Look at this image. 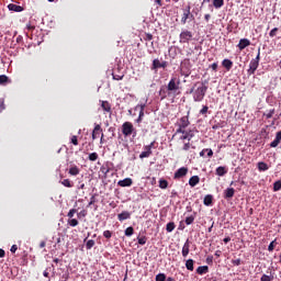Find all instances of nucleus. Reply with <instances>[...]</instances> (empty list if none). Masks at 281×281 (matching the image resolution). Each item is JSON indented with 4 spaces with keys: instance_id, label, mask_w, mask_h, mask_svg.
I'll return each instance as SVG.
<instances>
[{
    "instance_id": "nucleus-1",
    "label": "nucleus",
    "mask_w": 281,
    "mask_h": 281,
    "mask_svg": "<svg viewBox=\"0 0 281 281\" xmlns=\"http://www.w3.org/2000/svg\"><path fill=\"white\" fill-rule=\"evenodd\" d=\"M189 93H191L193 101L203 102V100H205V94L207 93V85L198 81L192 86Z\"/></svg>"
},
{
    "instance_id": "nucleus-2",
    "label": "nucleus",
    "mask_w": 281,
    "mask_h": 281,
    "mask_svg": "<svg viewBox=\"0 0 281 281\" xmlns=\"http://www.w3.org/2000/svg\"><path fill=\"white\" fill-rule=\"evenodd\" d=\"M122 133L124 135V137H131V135H137V131L135 130V127L133 126V123L131 122H124L122 124Z\"/></svg>"
},
{
    "instance_id": "nucleus-3",
    "label": "nucleus",
    "mask_w": 281,
    "mask_h": 281,
    "mask_svg": "<svg viewBox=\"0 0 281 281\" xmlns=\"http://www.w3.org/2000/svg\"><path fill=\"white\" fill-rule=\"evenodd\" d=\"M180 86L181 79L172 77L167 85V90L169 91V93H177V91H179Z\"/></svg>"
},
{
    "instance_id": "nucleus-4",
    "label": "nucleus",
    "mask_w": 281,
    "mask_h": 281,
    "mask_svg": "<svg viewBox=\"0 0 281 281\" xmlns=\"http://www.w3.org/2000/svg\"><path fill=\"white\" fill-rule=\"evenodd\" d=\"M193 36L194 34L192 33V31L182 30L179 35V43H182V44L190 43Z\"/></svg>"
},
{
    "instance_id": "nucleus-5",
    "label": "nucleus",
    "mask_w": 281,
    "mask_h": 281,
    "mask_svg": "<svg viewBox=\"0 0 281 281\" xmlns=\"http://www.w3.org/2000/svg\"><path fill=\"white\" fill-rule=\"evenodd\" d=\"M153 146L155 142H151L149 145L144 146V151L139 154V159H146L153 155Z\"/></svg>"
},
{
    "instance_id": "nucleus-6",
    "label": "nucleus",
    "mask_w": 281,
    "mask_h": 281,
    "mask_svg": "<svg viewBox=\"0 0 281 281\" xmlns=\"http://www.w3.org/2000/svg\"><path fill=\"white\" fill-rule=\"evenodd\" d=\"M176 137H178L179 142H191L192 137H194V132L192 130H189L188 132L182 133Z\"/></svg>"
},
{
    "instance_id": "nucleus-7",
    "label": "nucleus",
    "mask_w": 281,
    "mask_h": 281,
    "mask_svg": "<svg viewBox=\"0 0 281 281\" xmlns=\"http://www.w3.org/2000/svg\"><path fill=\"white\" fill-rule=\"evenodd\" d=\"M191 8L190 5H187L186 9L183 10V14L181 18V23L182 25H186L188 23V19H192V13L190 12Z\"/></svg>"
},
{
    "instance_id": "nucleus-8",
    "label": "nucleus",
    "mask_w": 281,
    "mask_h": 281,
    "mask_svg": "<svg viewBox=\"0 0 281 281\" xmlns=\"http://www.w3.org/2000/svg\"><path fill=\"white\" fill-rule=\"evenodd\" d=\"M259 65L260 64L258 61H255L254 59H251L249 63V68L247 70L248 76H254L256 74V70L258 69Z\"/></svg>"
},
{
    "instance_id": "nucleus-9",
    "label": "nucleus",
    "mask_w": 281,
    "mask_h": 281,
    "mask_svg": "<svg viewBox=\"0 0 281 281\" xmlns=\"http://www.w3.org/2000/svg\"><path fill=\"white\" fill-rule=\"evenodd\" d=\"M168 67V61H160L159 59L153 60L151 69H166Z\"/></svg>"
},
{
    "instance_id": "nucleus-10",
    "label": "nucleus",
    "mask_w": 281,
    "mask_h": 281,
    "mask_svg": "<svg viewBox=\"0 0 281 281\" xmlns=\"http://www.w3.org/2000/svg\"><path fill=\"white\" fill-rule=\"evenodd\" d=\"M186 175H188V168L181 167L175 172L173 179H182V177H186Z\"/></svg>"
},
{
    "instance_id": "nucleus-11",
    "label": "nucleus",
    "mask_w": 281,
    "mask_h": 281,
    "mask_svg": "<svg viewBox=\"0 0 281 281\" xmlns=\"http://www.w3.org/2000/svg\"><path fill=\"white\" fill-rule=\"evenodd\" d=\"M117 186H120V188H131L133 186V179L125 178L123 180H120L117 182Z\"/></svg>"
},
{
    "instance_id": "nucleus-12",
    "label": "nucleus",
    "mask_w": 281,
    "mask_h": 281,
    "mask_svg": "<svg viewBox=\"0 0 281 281\" xmlns=\"http://www.w3.org/2000/svg\"><path fill=\"white\" fill-rule=\"evenodd\" d=\"M148 102V99H146L145 103H139L135 106V111H139L138 117L144 119V111L146 110V103Z\"/></svg>"
},
{
    "instance_id": "nucleus-13",
    "label": "nucleus",
    "mask_w": 281,
    "mask_h": 281,
    "mask_svg": "<svg viewBox=\"0 0 281 281\" xmlns=\"http://www.w3.org/2000/svg\"><path fill=\"white\" fill-rule=\"evenodd\" d=\"M251 45V42L247 38H241L237 45L238 49L243 52V49L249 47Z\"/></svg>"
},
{
    "instance_id": "nucleus-14",
    "label": "nucleus",
    "mask_w": 281,
    "mask_h": 281,
    "mask_svg": "<svg viewBox=\"0 0 281 281\" xmlns=\"http://www.w3.org/2000/svg\"><path fill=\"white\" fill-rule=\"evenodd\" d=\"M190 254V239H187L182 246V257L188 258Z\"/></svg>"
},
{
    "instance_id": "nucleus-15",
    "label": "nucleus",
    "mask_w": 281,
    "mask_h": 281,
    "mask_svg": "<svg viewBox=\"0 0 281 281\" xmlns=\"http://www.w3.org/2000/svg\"><path fill=\"white\" fill-rule=\"evenodd\" d=\"M177 126H181L182 128H187L188 126H190V120L188 119V116H182L177 123Z\"/></svg>"
},
{
    "instance_id": "nucleus-16",
    "label": "nucleus",
    "mask_w": 281,
    "mask_h": 281,
    "mask_svg": "<svg viewBox=\"0 0 281 281\" xmlns=\"http://www.w3.org/2000/svg\"><path fill=\"white\" fill-rule=\"evenodd\" d=\"M100 133H102V126H100V124H94V128L92 131V139H98V137H100Z\"/></svg>"
},
{
    "instance_id": "nucleus-17",
    "label": "nucleus",
    "mask_w": 281,
    "mask_h": 281,
    "mask_svg": "<svg viewBox=\"0 0 281 281\" xmlns=\"http://www.w3.org/2000/svg\"><path fill=\"white\" fill-rule=\"evenodd\" d=\"M131 218V212L128 211H123L117 215V220L122 223L124 221H128Z\"/></svg>"
},
{
    "instance_id": "nucleus-18",
    "label": "nucleus",
    "mask_w": 281,
    "mask_h": 281,
    "mask_svg": "<svg viewBox=\"0 0 281 281\" xmlns=\"http://www.w3.org/2000/svg\"><path fill=\"white\" fill-rule=\"evenodd\" d=\"M234 194H236V190L234 188H227L224 190V199H234Z\"/></svg>"
},
{
    "instance_id": "nucleus-19",
    "label": "nucleus",
    "mask_w": 281,
    "mask_h": 281,
    "mask_svg": "<svg viewBox=\"0 0 281 281\" xmlns=\"http://www.w3.org/2000/svg\"><path fill=\"white\" fill-rule=\"evenodd\" d=\"M8 10H10V12H23V7L10 3L8 4Z\"/></svg>"
},
{
    "instance_id": "nucleus-20",
    "label": "nucleus",
    "mask_w": 281,
    "mask_h": 281,
    "mask_svg": "<svg viewBox=\"0 0 281 281\" xmlns=\"http://www.w3.org/2000/svg\"><path fill=\"white\" fill-rule=\"evenodd\" d=\"M201 181V178L199 176H193L189 179V186L191 188H195V186H199V182Z\"/></svg>"
},
{
    "instance_id": "nucleus-21",
    "label": "nucleus",
    "mask_w": 281,
    "mask_h": 281,
    "mask_svg": "<svg viewBox=\"0 0 281 281\" xmlns=\"http://www.w3.org/2000/svg\"><path fill=\"white\" fill-rule=\"evenodd\" d=\"M215 175H217V177H225V175H227V168L223 166L217 167Z\"/></svg>"
},
{
    "instance_id": "nucleus-22",
    "label": "nucleus",
    "mask_w": 281,
    "mask_h": 281,
    "mask_svg": "<svg viewBox=\"0 0 281 281\" xmlns=\"http://www.w3.org/2000/svg\"><path fill=\"white\" fill-rule=\"evenodd\" d=\"M257 168L259 172H267V170H269V165H267L265 161H260L257 164Z\"/></svg>"
},
{
    "instance_id": "nucleus-23",
    "label": "nucleus",
    "mask_w": 281,
    "mask_h": 281,
    "mask_svg": "<svg viewBox=\"0 0 281 281\" xmlns=\"http://www.w3.org/2000/svg\"><path fill=\"white\" fill-rule=\"evenodd\" d=\"M101 109L104 113H111V103L109 101H101Z\"/></svg>"
},
{
    "instance_id": "nucleus-24",
    "label": "nucleus",
    "mask_w": 281,
    "mask_h": 281,
    "mask_svg": "<svg viewBox=\"0 0 281 281\" xmlns=\"http://www.w3.org/2000/svg\"><path fill=\"white\" fill-rule=\"evenodd\" d=\"M100 172L103 175L104 179H106L109 172H111V167H109V165H103L100 168Z\"/></svg>"
},
{
    "instance_id": "nucleus-25",
    "label": "nucleus",
    "mask_w": 281,
    "mask_h": 281,
    "mask_svg": "<svg viewBox=\"0 0 281 281\" xmlns=\"http://www.w3.org/2000/svg\"><path fill=\"white\" fill-rule=\"evenodd\" d=\"M222 65L225 67L227 71H229L232 67H234V61H232V59H224L222 61Z\"/></svg>"
},
{
    "instance_id": "nucleus-26",
    "label": "nucleus",
    "mask_w": 281,
    "mask_h": 281,
    "mask_svg": "<svg viewBox=\"0 0 281 281\" xmlns=\"http://www.w3.org/2000/svg\"><path fill=\"white\" fill-rule=\"evenodd\" d=\"M209 271H210V267H207V266H200L196 269V273L199 276H204V273H207Z\"/></svg>"
},
{
    "instance_id": "nucleus-27",
    "label": "nucleus",
    "mask_w": 281,
    "mask_h": 281,
    "mask_svg": "<svg viewBox=\"0 0 281 281\" xmlns=\"http://www.w3.org/2000/svg\"><path fill=\"white\" fill-rule=\"evenodd\" d=\"M212 201H214V196H212V194H207L204 196L203 204L210 207V205H212Z\"/></svg>"
},
{
    "instance_id": "nucleus-28",
    "label": "nucleus",
    "mask_w": 281,
    "mask_h": 281,
    "mask_svg": "<svg viewBox=\"0 0 281 281\" xmlns=\"http://www.w3.org/2000/svg\"><path fill=\"white\" fill-rule=\"evenodd\" d=\"M68 175H71V177H78V175H80V169L78 166H74L69 169Z\"/></svg>"
},
{
    "instance_id": "nucleus-29",
    "label": "nucleus",
    "mask_w": 281,
    "mask_h": 281,
    "mask_svg": "<svg viewBox=\"0 0 281 281\" xmlns=\"http://www.w3.org/2000/svg\"><path fill=\"white\" fill-rule=\"evenodd\" d=\"M205 153H206L207 157L214 156V151L212 149L205 148L200 151V157H205Z\"/></svg>"
},
{
    "instance_id": "nucleus-30",
    "label": "nucleus",
    "mask_w": 281,
    "mask_h": 281,
    "mask_svg": "<svg viewBox=\"0 0 281 281\" xmlns=\"http://www.w3.org/2000/svg\"><path fill=\"white\" fill-rule=\"evenodd\" d=\"M183 133H188V131H186V127L178 126L175 134L172 135V139H175V137H179V135Z\"/></svg>"
},
{
    "instance_id": "nucleus-31",
    "label": "nucleus",
    "mask_w": 281,
    "mask_h": 281,
    "mask_svg": "<svg viewBox=\"0 0 281 281\" xmlns=\"http://www.w3.org/2000/svg\"><path fill=\"white\" fill-rule=\"evenodd\" d=\"M223 5H225V0H213V7L216 10H221V8H223Z\"/></svg>"
},
{
    "instance_id": "nucleus-32",
    "label": "nucleus",
    "mask_w": 281,
    "mask_h": 281,
    "mask_svg": "<svg viewBox=\"0 0 281 281\" xmlns=\"http://www.w3.org/2000/svg\"><path fill=\"white\" fill-rule=\"evenodd\" d=\"M186 267L188 271H194V259H188L186 261Z\"/></svg>"
},
{
    "instance_id": "nucleus-33",
    "label": "nucleus",
    "mask_w": 281,
    "mask_h": 281,
    "mask_svg": "<svg viewBox=\"0 0 281 281\" xmlns=\"http://www.w3.org/2000/svg\"><path fill=\"white\" fill-rule=\"evenodd\" d=\"M175 227H176L175 222H169L166 225V231L170 234V233L175 232Z\"/></svg>"
},
{
    "instance_id": "nucleus-34",
    "label": "nucleus",
    "mask_w": 281,
    "mask_h": 281,
    "mask_svg": "<svg viewBox=\"0 0 281 281\" xmlns=\"http://www.w3.org/2000/svg\"><path fill=\"white\" fill-rule=\"evenodd\" d=\"M159 188L160 190H166V188H168V181L165 179H160L159 180Z\"/></svg>"
},
{
    "instance_id": "nucleus-35",
    "label": "nucleus",
    "mask_w": 281,
    "mask_h": 281,
    "mask_svg": "<svg viewBox=\"0 0 281 281\" xmlns=\"http://www.w3.org/2000/svg\"><path fill=\"white\" fill-rule=\"evenodd\" d=\"M207 111H210V108L207 105H203L200 110V115H204V117H207Z\"/></svg>"
},
{
    "instance_id": "nucleus-36",
    "label": "nucleus",
    "mask_w": 281,
    "mask_h": 281,
    "mask_svg": "<svg viewBox=\"0 0 281 281\" xmlns=\"http://www.w3.org/2000/svg\"><path fill=\"white\" fill-rule=\"evenodd\" d=\"M78 224H79V222H78V220H76V218H70V220H68V225H69L70 227H78Z\"/></svg>"
},
{
    "instance_id": "nucleus-37",
    "label": "nucleus",
    "mask_w": 281,
    "mask_h": 281,
    "mask_svg": "<svg viewBox=\"0 0 281 281\" xmlns=\"http://www.w3.org/2000/svg\"><path fill=\"white\" fill-rule=\"evenodd\" d=\"M134 233H135V229L133 228V226H130L125 229V236L127 237L133 236Z\"/></svg>"
},
{
    "instance_id": "nucleus-38",
    "label": "nucleus",
    "mask_w": 281,
    "mask_h": 281,
    "mask_svg": "<svg viewBox=\"0 0 281 281\" xmlns=\"http://www.w3.org/2000/svg\"><path fill=\"white\" fill-rule=\"evenodd\" d=\"M159 95H160L161 100H166V98H168V93L166 92V88H160Z\"/></svg>"
},
{
    "instance_id": "nucleus-39",
    "label": "nucleus",
    "mask_w": 281,
    "mask_h": 281,
    "mask_svg": "<svg viewBox=\"0 0 281 281\" xmlns=\"http://www.w3.org/2000/svg\"><path fill=\"white\" fill-rule=\"evenodd\" d=\"M281 190V180H278L273 183V191L279 192Z\"/></svg>"
},
{
    "instance_id": "nucleus-40",
    "label": "nucleus",
    "mask_w": 281,
    "mask_h": 281,
    "mask_svg": "<svg viewBox=\"0 0 281 281\" xmlns=\"http://www.w3.org/2000/svg\"><path fill=\"white\" fill-rule=\"evenodd\" d=\"M89 161H98V153H91L88 156Z\"/></svg>"
},
{
    "instance_id": "nucleus-41",
    "label": "nucleus",
    "mask_w": 281,
    "mask_h": 281,
    "mask_svg": "<svg viewBox=\"0 0 281 281\" xmlns=\"http://www.w3.org/2000/svg\"><path fill=\"white\" fill-rule=\"evenodd\" d=\"M61 184H64L65 188H72L74 184H71V181L69 179H64L61 181Z\"/></svg>"
},
{
    "instance_id": "nucleus-42",
    "label": "nucleus",
    "mask_w": 281,
    "mask_h": 281,
    "mask_svg": "<svg viewBox=\"0 0 281 281\" xmlns=\"http://www.w3.org/2000/svg\"><path fill=\"white\" fill-rule=\"evenodd\" d=\"M186 225H192V223H194V215H190L188 216L186 220Z\"/></svg>"
},
{
    "instance_id": "nucleus-43",
    "label": "nucleus",
    "mask_w": 281,
    "mask_h": 281,
    "mask_svg": "<svg viewBox=\"0 0 281 281\" xmlns=\"http://www.w3.org/2000/svg\"><path fill=\"white\" fill-rule=\"evenodd\" d=\"M95 245V240L90 239L86 243V249H91L92 247H94Z\"/></svg>"
},
{
    "instance_id": "nucleus-44",
    "label": "nucleus",
    "mask_w": 281,
    "mask_h": 281,
    "mask_svg": "<svg viewBox=\"0 0 281 281\" xmlns=\"http://www.w3.org/2000/svg\"><path fill=\"white\" fill-rule=\"evenodd\" d=\"M274 113H276V109H271L265 115H266L267 120H271V117H273Z\"/></svg>"
},
{
    "instance_id": "nucleus-45",
    "label": "nucleus",
    "mask_w": 281,
    "mask_h": 281,
    "mask_svg": "<svg viewBox=\"0 0 281 281\" xmlns=\"http://www.w3.org/2000/svg\"><path fill=\"white\" fill-rule=\"evenodd\" d=\"M138 245H146L148 238L146 236L137 237Z\"/></svg>"
},
{
    "instance_id": "nucleus-46",
    "label": "nucleus",
    "mask_w": 281,
    "mask_h": 281,
    "mask_svg": "<svg viewBox=\"0 0 281 281\" xmlns=\"http://www.w3.org/2000/svg\"><path fill=\"white\" fill-rule=\"evenodd\" d=\"M156 281H166V274L165 273H158L156 276Z\"/></svg>"
},
{
    "instance_id": "nucleus-47",
    "label": "nucleus",
    "mask_w": 281,
    "mask_h": 281,
    "mask_svg": "<svg viewBox=\"0 0 281 281\" xmlns=\"http://www.w3.org/2000/svg\"><path fill=\"white\" fill-rule=\"evenodd\" d=\"M8 82V76L0 75V85H5Z\"/></svg>"
},
{
    "instance_id": "nucleus-48",
    "label": "nucleus",
    "mask_w": 281,
    "mask_h": 281,
    "mask_svg": "<svg viewBox=\"0 0 281 281\" xmlns=\"http://www.w3.org/2000/svg\"><path fill=\"white\" fill-rule=\"evenodd\" d=\"M190 148H192V144H190V140H188V143L183 144L182 150L188 151L190 150Z\"/></svg>"
},
{
    "instance_id": "nucleus-49",
    "label": "nucleus",
    "mask_w": 281,
    "mask_h": 281,
    "mask_svg": "<svg viewBox=\"0 0 281 281\" xmlns=\"http://www.w3.org/2000/svg\"><path fill=\"white\" fill-rule=\"evenodd\" d=\"M277 34H278V27H274V29H272V30L269 32L270 38H273Z\"/></svg>"
},
{
    "instance_id": "nucleus-50",
    "label": "nucleus",
    "mask_w": 281,
    "mask_h": 281,
    "mask_svg": "<svg viewBox=\"0 0 281 281\" xmlns=\"http://www.w3.org/2000/svg\"><path fill=\"white\" fill-rule=\"evenodd\" d=\"M78 218H85L87 216V210H82L77 214Z\"/></svg>"
},
{
    "instance_id": "nucleus-51",
    "label": "nucleus",
    "mask_w": 281,
    "mask_h": 281,
    "mask_svg": "<svg viewBox=\"0 0 281 281\" xmlns=\"http://www.w3.org/2000/svg\"><path fill=\"white\" fill-rule=\"evenodd\" d=\"M77 212H78V210L71 209V210L68 212V214H67L68 218H71L72 216H75V214H76Z\"/></svg>"
},
{
    "instance_id": "nucleus-52",
    "label": "nucleus",
    "mask_w": 281,
    "mask_h": 281,
    "mask_svg": "<svg viewBox=\"0 0 281 281\" xmlns=\"http://www.w3.org/2000/svg\"><path fill=\"white\" fill-rule=\"evenodd\" d=\"M103 236H104V238H111L112 236H113V233H111V231H104L103 232Z\"/></svg>"
},
{
    "instance_id": "nucleus-53",
    "label": "nucleus",
    "mask_w": 281,
    "mask_h": 281,
    "mask_svg": "<svg viewBox=\"0 0 281 281\" xmlns=\"http://www.w3.org/2000/svg\"><path fill=\"white\" fill-rule=\"evenodd\" d=\"M279 144L280 143L278 140H276V138H274L273 142L270 143V147L271 148H278Z\"/></svg>"
},
{
    "instance_id": "nucleus-54",
    "label": "nucleus",
    "mask_w": 281,
    "mask_h": 281,
    "mask_svg": "<svg viewBox=\"0 0 281 281\" xmlns=\"http://www.w3.org/2000/svg\"><path fill=\"white\" fill-rule=\"evenodd\" d=\"M271 280H272V278L267 274L261 276V279H260V281H271Z\"/></svg>"
},
{
    "instance_id": "nucleus-55",
    "label": "nucleus",
    "mask_w": 281,
    "mask_h": 281,
    "mask_svg": "<svg viewBox=\"0 0 281 281\" xmlns=\"http://www.w3.org/2000/svg\"><path fill=\"white\" fill-rule=\"evenodd\" d=\"M274 243L276 240L271 241L268 246V251H273V249H276V246H274Z\"/></svg>"
},
{
    "instance_id": "nucleus-56",
    "label": "nucleus",
    "mask_w": 281,
    "mask_h": 281,
    "mask_svg": "<svg viewBox=\"0 0 281 281\" xmlns=\"http://www.w3.org/2000/svg\"><path fill=\"white\" fill-rule=\"evenodd\" d=\"M240 259H234L232 260V265H234L235 267H240Z\"/></svg>"
},
{
    "instance_id": "nucleus-57",
    "label": "nucleus",
    "mask_w": 281,
    "mask_h": 281,
    "mask_svg": "<svg viewBox=\"0 0 281 281\" xmlns=\"http://www.w3.org/2000/svg\"><path fill=\"white\" fill-rule=\"evenodd\" d=\"M113 76V80H122L124 78V75H112Z\"/></svg>"
},
{
    "instance_id": "nucleus-58",
    "label": "nucleus",
    "mask_w": 281,
    "mask_h": 281,
    "mask_svg": "<svg viewBox=\"0 0 281 281\" xmlns=\"http://www.w3.org/2000/svg\"><path fill=\"white\" fill-rule=\"evenodd\" d=\"M71 144H74V146H78V136L71 137Z\"/></svg>"
},
{
    "instance_id": "nucleus-59",
    "label": "nucleus",
    "mask_w": 281,
    "mask_h": 281,
    "mask_svg": "<svg viewBox=\"0 0 281 281\" xmlns=\"http://www.w3.org/2000/svg\"><path fill=\"white\" fill-rule=\"evenodd\" d=\"M211 68H212L213 71H218V63H213L211 65Z\"/></svg>"
},
{
    "instance_id": "nucleus-60",
    "label": "nucleus",
    "mask_w": 281,
    "mask_h": 281,
    "mask_svg": "<svg viewBox=\"0 0 281 281\" xmlns=\"http://www.w3.org/2000/svg\"><path fill=\"white\" fill-rule=\"evenodd\" d=\"M274 140H277L280 144V142H281V131L277 132Z\"/></svg>"
},
{
    "instance_id": "nucleus-61",
    "label": "nucleus",
    "mask_w": 281,
    "mask_h": 281,
    "mask_svg": "<svg viewBox=\"0 0 281 281\" xmlns=\"http://www.w3.org/2000/svg\"><path fill=\"white\" fill-rule=\"evenodd\" d=\"M145 41H153V34L146 33L145 34Z\"/></svg>"
},
{
    "instance_id": "nucleus-62",
    "label": "nucleus",
    "mask_w": 281,
    "mask_h": 281,
    "mask_svg": "<svg viewBox=\"0 0 281 281\" xmlns=\"http://www.w3.org/2000/svg\"><path fill=\"white\" fill-rule=\"evenodd\" d=\"M16 249H19V247L16 245H12L10 249L11 254H16Z\"/></svg>"
},
{
    "instance_id": "nucleus-63",
    "label": "nucleus",
    "mask_w": 281,
    "mask_h": 281,
    "mask_svg": "<svg viewBox=\"0 0 281 281\" xmlns=\"http://www.w3.org/2000/svg\"><path fill=\"white\" fill-rule=\"evenodd\" d=\"M212 262H214V257L209 256V257L206 258V263H207V265H212Z\"/></svg>"
},
{
    "instance_id": "nucleus-64",
    "label": "nucleus",
    "mask_w": 281,
    "mask_h": 281,
    "mask_svg": "<svg viewBox=\"0 0 281 281\" xmlns=\"http://www.w3.org/2000/svg\"><path fill=\"white\" fill-rule=\"evenodd\" d=\"M1 111H5V103L3 102V100H0V112Z\"/></svg>"
}]
</instances>
